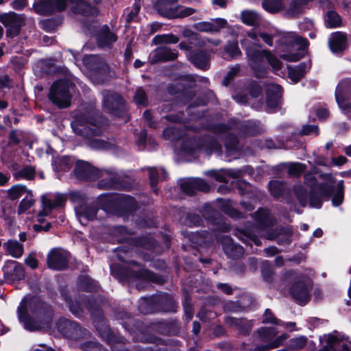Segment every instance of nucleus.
Here are the masks:
<instances>
[{
  "label": "nucleus",
  "mask_w": 351,
  "mask_h": 351,
  "mask_svg": "<svg viewBox=\"0 0 351 351\" xmlns=\"http://www.w3.org/2000/svg\"><path fill=\"white\" fill-rule=\"evenodd\" d=\"M57 328L62 336L75 341L85 339L90 335L88 330L82 328L79 323L66 318L59 319Z\"/></svg>",
  "instance_id": "obj_10"
},
{
  "label": "nucleus",
  "mask_w": 351,
  "mask_h": 351,
  "mask_svg": "<svg viewBox=\"0 0 351 351\" xmlns=\"http://www.w3.org/2000/svg\"><path fill=\"white\" fill-rule=\"evenodd\" d=\"M182 292L183 293L184 299L182 300V306L185 315V319L186 322H190L194 314L193 304L192 303V298L190 293L186 289H182Z\"/></svg>",
  "instance_id": "obj_45"
},
{
  "label": "nucleus",
  "mask_w": 351,
  "mask_h": 351,
  "mask_svg": "<svg viewBox=\"0 0 351 351\" xmlns=\"http://www.w3.org/2000/svg\"><path fill=\"white\" fill-rule=\"evenodd\" d=\"M119 242L125 243L127 246H119L115 249L114 251L118 252V259L121 262L135 267H139L141 264L134 260H126L125 256L120 252H123L126 255L130 252V247H141L154 252L157 250V247H159L158 242L153 237L145 234L138 237L124 236L119 240Z\"/></svg>",
  "instance_id": "obj_2"
},
{
  "label": "nucleus",
  "mask_w": 351,
  "mask_h": 351,
  "mask_svg": "<svg viewBox=\"0 0 351 351\" xmlns=\"http://www.w3.org/2000/svg\"><path fill=\"white\" fill-rule=\"evenodd\" d=\"M189 60L197 69L206 71L210 67V54L206 49L190 51Z\"/></svg>",
  "instance_id": "obj_27"
},
{
  "label": "nucleus",
  "mask_w": 351,
  "mask_h": 351,
  "mask_svg": "<svg viewBox=\"0 0 351 351\" xmlns=\"http://www.w3.org/2000/svg\"><path fill=\"white\" fill-rule=\"evenodd\" d=\"M66 202V197L64 194L57 193L54 200L51 201L46 195L41 196L42 210L39 211L40 217H47L55 208H63Z\"/></svg>",
  "instance_id": "obj_21"
},
{
  "label": "nucleus",
  "mask_w": 351,
  "mask_h": 351,
  "mask_svg": "<svg viewBox=\"0 0 351 351\" xmlns=\"http://www.w3.org/2000/svg\"><path fill=\"white\" fill-rule=\"evenodd\" d=\"M117 36L111 32L108 25H104L96 34V40L99 47H110L117 40Z\"/></svg>",
  "instance_id": "obj_31"
},
{
  "label": "nucleus",
  "mask_w": 351,
  "mask_h": 351,
  "mask_svg": "<svg viewBox=\"0 0 351 351\" xmlns=\"http://www.w3.org/2000/svg\"><path fill=\"white\" fill-rule=\"evenodd\" d=\"M202 223L203 219L199 214L187 213L184 217V223L189 227L198 226Z\"/></svg>",
  "instance_id": "obj_61"
},
{
  "label": "nucleus",
  "mask_w": 351,
  "mask_h": 351,
  "mask_svg": "<svg viewBox=\"0 0 351 351\" xmlns=\"http://www.w3.org/2000/svg\"><path fill=\"white\" fill-rule=\"evenodd\" d=\"M47 263L51 269L63 271L69 267V258L60 250L53 249L47 254Z\"/></svg>",
  "instance_id": "obj_22"
},
{
  "label": "nucleus",
  "mask_w": 351,
  "mask_h": 351,
  "mask_svg": "<svg viewBox=\"0 0 351 351\" xmlns=\"http://www.w3.org/2000/svg\"><path fill=\"white\" fill-rule=\"evenodd\" d=\"M74 158L70 156H62L54 162V169L59 172H68L74 165Z\"/></svg>",
  "instance_id": "obj_47"
},
{
  "label": "nucleus",
  "mask_w": 351,
  "mask_h": 351,
  "mask_svg": "<svg viewBox=\"0 0 351 351\" xmlns=\"http://www.w3.org/2000/svg\"><path fill=\"white\" fill-rule=\"evenodd\" d=\"M306 5L304 0H291L285 14L289 17H295L302 12L304 6Z\"/></svg>",
  "instance_id": "obj_51"
},
{
  "label": "nucleus",
  "mask_w": 351,
  "mask_h": 351,
  "mask_svg": "<svg viewBox=\"0 0 351 351\" xmlns=\"http://www.w3.org/2000/svg\"><path fill=\"white\" fill-rule=\"evenodd\" d=\"M5 278L10 281H21L25 277L23 265L16 261H7L2 268Z\"/></svg>",
  "instance_id": "obj_20"
},
{
  "label": "nucleus",
  "mask_w": 351,
  "mask_h": 351,
  "mask_svg": "<svg viewBox=\"0 0 351 351\" xmlns=\"http://www.w3.org/2000/svg\"><path fill=\"white\" fill-rule=\"evenodd\" d=\"M221 243L223 251L228 258L238 260L243 256L244 248L241 245L235 243L231 237L223 236Z\"/></svg>",
  "instance_id": "obj_25"
},
{
  "label": "nucleus",
  "mask_w": 351,
  "mask_h": 351,
  "mask_svg": "<svg viewBox=\"0 0 351 351\" xmlns=\"http://www.w3.org/2000/svg\"><path fill=\"white\" fill-rule=\"evenodd\" d=\"M0 23L6 28V37L14 38L20 34L25 19L22 15L10 11L0 14Z\"/></svg>",
  "instance_id": "obj_14"
},
{
  "label": "nucleus",
  "mask_w": 351,
  "mask_h": 351,
  "mask_svg": "<svg viewBox=\"0 0 351 351\" xmlns=\"http://www.w3.org/2000/svg\"><path fill=\"white\" fill-rule=\"evenodd\" d=\"M242 47L245 52L250 69L254 72V77L257 79L264 78L268 73L269 67L265 61L269 50L261 49V45L247 41V43H242Z\"/></svg>",
  "instance_id": "obj_4"
},
{
  "label": "nucleus",
  "mask_w": 351,
  "mask_h": 351,
  "mask_svg": "<svg viewBox=\"0 0 351 351\" xmlns=\"http://www.w3.org/2000/svg\"><path fill=\"white\" fill-rule=\"evenodd\" d=\"M75 14H80L84 16L95 17L99 14V10L95 5L86 2L85 0L80 2L72 8Z\"/></svg>",
  "instance_id": "obj_34"
},
{
  "label": "nucleus",
  "mask_w": 351,
  "mask_h": 351,
  "mask_svg": "<svg viewBox=\"0 0 351 351\" xmlns=\"http://www.w3.org/2000/svg\"><path fill=\"white\" fill-rule=\"evenodd\" d=\"M310 288L304 280L295 281L289 288V293L295 302L304 306L311 300Z\"/></svg>",
  "instance_id": "obj_19"
},
{
  "label": "nucleus",
  "mask_w": 351,
  "mask_h": 351,
  "mask_svg": "<svg viewBox=\"0 0 351 351\" xmlns=\"http://www.w3.org/2000/svg\"><path fill=\"white\" fill-rule=\"evenodd\" d=\"M257 333L261 341L267 343L272 341L278 334V330L275 327H261Z\"/></svg>",
  "instance_id": "obj_50"
},
{
  "label": "nucleus",
  "mask_w": 351,
  "mask_h": 351,
  "mask_svg": "<svg viewBox=\"0 0 351 351\" xmlns=\"http://www.w3.org/2000/svg\"><path fill=\"white\" fill-rule=\"evenodd\" d=\"M268 188L271 195L275 198L281 197L287 191L286 183L282 180H270L268 183Z\"/></svg>",
  "instance_id": "obj_43"
},
{
  "label": "nucleus",
  "mask_w": 351,
  "mask_h": 351,
  "mask_svg": "<svg viewBox=\"0 0 351 351\" xmlns=\"http://www.w3.org/2000/svg\"><path fill=\"white\" fill-rule=\"evenodd\" d=\"M330 51L334 53L343 52L348 46L347 34L343 32H336L332 34V38L328 42Z\"/></svg>",
  "instance_id": "obj_30"
},
{
  "label": "nucleus",
  "mask_w": 351,
  "mask_h": 351,
  "mask_svg": "<svg viewBox=\"0 0 351 351\" xmlns=\"http://www.w3.org/2000/svg\"><path fill=\"white\" fill-rule=\"evenodd\" d=\"M124 104L125 101L123 97L117 93L106 95L103 99L104 109L112 116L118 118L124 116Z\"/></svg>",
  "instance_id": "obj_17"
},
{
  "label": "nucleus",
  "mask_w": 351,
  "mask_h": 351,
  "mask_svg": "<svg viewBox=\"0 0 351 351\" xmlns=\"http://www.w3.org/2000/svg\"><path fill=\"white\" fill-rule=\"evenodd\" d=\"M178 56V52L176 49L169 47H162L155 49L150 56L149 62L152 64L158 62H166L175 60Z\"/></svg>",
  "instance_id": "obj_28"
},
{
  "label": "nucleus",
  "mask_w": 351,
  "mask_h": 351,
  "mask_svg": "<svg viewBox=\"0 0 351 351\" xmlns=\"http://www.w3.org/2000/svg\"><path fill=\"white\" fill-rule=\"evenodd\" d=\"M92 319L99 337L108 346L122 342L123 337L112 332L104 317V312Z\"/></svg>",
  "instance_id": "obj_12"
},
{
  "label": "nucleus",
  "mask_w": 351,
  "mask_h": 351,
  "mask_svg": "<svg viewBox=\"0 0 351 351\" xmlns=\"http://www.w3.org/2000/svg\"><path fill=\"white\" fill-rule=\"evenodd\" d=\"M263 8L268 12L276 14L285 9L284 0H263Z\"/></svg>",
  "instance_id": "obj_49"
},
{
  "label": "nucleus",
  "mask_w": 351,
  "mask_h": 351,
  "mask_svg": "<svg viewBox=\"0 0 351 351\" xmlns=\"http://www.w3.org/2000/svg\"><path fill=\"white\" fill-rule=\"evenodd\" d=\"M259 125L254 122H249L240 128V132L245 136H255L260 134Z\"/></svg>",
  "instance_id": "obj_56"
},
{
  "label": "nucleus",
  "mask_w": 351,
  "mask_h": 351,
  "mask_svg": "<svg viewBox=\"0 0 351 351\" xmlns=\"http://www.w3.org/2000/svg\"><path fill=\"white\" fill-rule=\"evenodd\" d=\"M72 173L77 180L81 181L96 180L100 177V171L97 168L82 160L75 161Z\"/></svg>",
  "instance_id": "obj_15"
},
{
  "label": "nucleus",
  "mask_w": 351,
  "mask_h": 351,
  "mask_svg": "<svg viewBox=\"0 0 351 351\" xmlns=\"http://www.w3.org/2000/svg\"><path fill=\"white\" fill-rule=\"evenodd\" d=\"M75 303L79 306V311L82 313H72L77 318H81L84 315V309L85 308L90 313L92 318L97 315L103 313L102 308L97 304V302L95 297L93 295H87L84 294H80L75 300Z\"/></svg>",
  "instance_id": "obj_18"
},
{
  "label": "nucleus",
  "mask_w": 351,
  "mask_h": 351,
  "mask_svg": "<svg viewBox=\"0 0 351 351\" xmlns=\"http://www.w3.org/2000/svg\"><path fill=\"white\" fill-rule=\"evenodd\" d=\"M3 247L6 253L16 258L21 257L24 252L23 245L16 240H8L3 243Z\"/></svg>",
  "instance_id": "obj_41"
},
{
  "label": "nucleus",
  "mask_w": 351,
  "mask_h": 351,
  "mask_svg": "<svg viewBox=\"0 0 351 351\" xmlns=\"http://www.w3.org/2000/svg\"><path fill=\"white\" fill-rule=\"evenodd\" d=\"M79 127L72 128L76 134L85 138L101 136L104 134L103 128L108 125V119L102 113L84 114L77 121Z\"/></svg>",
  "instance_id": "obj_3"
},
{
  "label": "nucleus",
  "mask_w": 351,
  "mask_h": 351,
  "mask_svg": "<svg viewBox=\"0 0 351 351\" xmlns=\"http://www.w3.org/2000/svg\"><path fill=\"white\" fill-rule=\"evenodd\" d=\"M239 140L238 136L232 132L228 133L223 138V145L226 150L229 154H233L238 151Z\"/></svg>",
  "instance_id": "obj_48"
},
{
  "label": "nucleus",
  "mask_w": 351,
  "mask_h": 351,
  "mask_svg": "<svg viewBox=\"0 0 351 351\" xmlns=\"http://www.w3.org/2000/svg\"><path fill=\"white\" fill-rule=\"evenodd\" d=\"M29 308L31 313L43 325L48 326L51 324L54 316V311L50 304L39 297H34L29 302Z\"/></svg>",
  "instance_id": "obj_8"
},
{
  "label": "nucleus",
  "mask_w": 351,
  "mask_h": 351,
  "mask_svg": "<svg viewBox=\"0 0 351 351\" xmlns=\"http://www.w3.org/2000/svg\"><path fill=\"white\" fill-rule=\"evenodd\" d=\"M77 285L80 290L87 293H96L99 289L97 282L88 275L80 276Z\"/></svg>",
  "instance_id": "obj_35"
},
{
  "label": "nucleus",
  "mask_w": 351,
  "mask_h": 351,
  "mask_svg": "<svg viewBox=\"0 0 351 351\" xmlns=\"http://www.w3.org/2000/svg\"><path fill=\"white\" fill-rule=\"evenodd\" d=\"M324 25L326 28L335 29L342 26V18L335 10H328L324 15Z\"/></svg>",
  "instance_id": "obj_40"
},
{
  "label": "nucleus",
  "mask_w": 351,
  "mask_h": 351,
  "mask_svg": "<svg viewBox=\"0 0 351 351\" xmlns=\"http://www.w3.org/2000/svg\"><path fill=\"white\" fill-rule=\"evenodd\" d=\"M82 351H108L101 343L95 341H86L81 346Z\"/></svg>",
  "instance_id": "obj_64"
},
{
  "label": "nucleus",
  "mask_w": 351,
  "mask_h": 351,
  "mask_svg": "<svg viewBox=\"0 0 351 351\" xmlns=\"http://www.w3.org/2000/svg\"><path fill=\"white\" fill-rule=\"evenodd\" d=\"M224 51L233 59H237L242 55L237 40L228 41L224 47Z\"/></svg>",
  "instance_id": "obj_57"
},
{
  "label": "nucleus",
  "mask_w": 351,
  "mask_h": 351,
  "mask_svg": "<svg viewBox=\"0 0 351 351\" xmlns=\"http://www.w3.org/2000/svg\"><path fill=\"white\" fill-rule=\"evenodd\" d=\"M178 308V301L168 293L141 298L138 306L139 312L144 315L156 313H176Z\"/></svg>",
  "instance_id": "obj_1"
},
{
  "label": "nucleus",
  "mask_w": 351,
  "mask_h": 351,
  "mask_svg": "<svg viewBox=\"0 0 351 351\" xmlns=\"http://www.w3.org/2000/svg\"><path fill=\"white\" fill-rule=\"evenodd\" d=\"M205 219L210 223L216 226V230L221 232H228L231 230L230 223L227 222V219L217 210L210 208L206 212Z\"/></svg>",
  "instance_id": "obj_23"
},
{
  "label": "nucleus",
  "mask_w": 351,
  "mask_h": 351,
  "mask_svg": "<svg viewBox=\"0 0 351 351\" xmlns=\"http://www.w3.org/2000/svg\"><path fill=\"white\" fill-rule=\"evenodd\" d=\"M17 312L19 322L23 324L24 328L30 332L38 331L43 326H45L38 319L29 315L25 304L20 305L18 307Z\"/></svg>",
  "instance_id": "obj_24"
},
{
  "label": "nucleus",
  "mask_w": 351,
  "mask_h": 351,
  "mask_svg": "<svg viewBox=\"0 0 351 351\" xmlns=\"http://www.w3.org/2000/svg\"><path fill=\"white\" fill-rule=\"evenodd\" d=\"M179 0H157L154 3V8L157 13L167 19H174L175 13L177 8H181L182 6L178 5L173 7Z\"/></svg>",
  "instance_id": "obj_26"
},
{
  "label": "nucleus",
  "mask_w": 351,
  "mask_h": 351,
  "mask_svg": "<svg viewBox=\"0 0 351 351\" xmlns=\"http://www.w3.org/2000/svg\"><path fill=\"white\" fill-rule=\"evenodd\" d=\"M58 289L61 298L64 300V302L68 305L69 311L71 312V313H78L80 314L82 311L80 310L79 311L78 304L75 303V300H73L70 295V291L68 289V287L66 285H60Z\"/></svg>",
  "instance_id": "obj_39"
},
{
  "label": "nucleus",
  "mask_w": 351,
  "mask_h": 351,
  "mask_svg": "<svg viewBox=\"0 0 351 351\" xmlns=\"http://www.w3.org/2000/svg\"><path fill=\"white\" fill-rule=\"evenodd\" d=\"M166 91L169 95L174 96L173 101L179 106L188 104L196 95L191 86L181 82L169 84Z\"/></svg>",
  "instance_id": "obj_11"
},
{
  "label": "nucleus",
  "mask_w": 351,
  "mask_h": 351,
  "mask_svg": "<svg viewBox=\"0 0 351 351\" xmlns=\"http://www.w3.org/2000/svg\"><path fill=\"white\" fill-rule=\"evenodd\" d=\"M88 66L93 75L97 76L98 78L106 77L110 73L109 65L106 62L96 60L95 58H90Z\"/></svg>",
  "instance_id": "obj_32"
},
{
  "label": "nucleus",
  "mask_w": 351,
  "mask_h": 351,
  "mask_svg": "<svg viewBox=\"0 0 351 351\" xmlns=\"http://www.w3.org/2000/svg\"><path fill=\"white\" fill-rule=\"evenodd\" d=\"M205 150L208 155H210L213 152H217L219 155L222 154V146L219 142L214 138H209L205 141Z\"/></svg>",
  "instance_id": "obj_59"
},
{
  "label": "nucleus",
  "mask_w": 351,
  "mask_h": 351,
  "mask_svg": "<svg viewBox=\"0 0 351 351\" xmlns=\"http://www.w3.org/2000/svg\"><path fill=\"white\" fill-rule=\"evenodd\" d=\"M147 329L159 335L167 337L179 336L182 324L176 317L160 319L150 322Z\"/></svg>",
  "instance_id": "obj_9"
},
{
  "label": "nucleus",
  "mask_w": 351,
  "mask_h": 351,
  "mask_svg": "<svg viewBox=\"0 0 351 351\" xmlns=\"http://www.w3.org/2000/svg\"><path fill=\"white\" fill-rule=\"evenodd\" d=\"M241 19L245 25L254 26L258 21V15L254 11L246 10L241 12Z\"/></svg>",
  "instance_id": "obj_58"
},
{
  "label": "nucleus",
  "mask_w": 351,
  "mask_h": 351,
  "mask_svg": "<svg viewBox=\"0 0 351 351\" xmlns=\"http://www.w3.org/2000/svg\"><path fill=\"white\" fill-rule=\"evenodd\" d=\"M254 219L258 226L261 228H270L274 225V220L271 217L269 210L266 208H259L254 213Z\"/></svg>",
  "instance_id": "obj_36"
},
{
  "label": "nucleus",
  "mask_w": 351,
  "mask_h": 351,
  "mask_svg": "<svg viewBox=\"0 0 351 351\" xmlns=\"http://www.w3.org/2000/svg\"><path fill=\"white\" fill-rule=\"evenodd\" d=\"M306 169V165L295 162L290 164L288 168V174L293 177H300Z\"/></svg>",
  "instance_id": "obj_62"
},
{
  "label": "nucleus",
  "mask_w": 351,
  "mask_h": 351,
  "mask_svg": "<svg viewBox=\"0 0 351 351\" xmlns=\"http://www.w3.org/2000/svg\"><path fill=\"white\" fill-rule=\"evenodd\" d=\"M8 197L12 201L18 200L24 193H27L28 195L33 197L32 191L28 190L25 185L17 184L13 185L7 191Z\"/></svg>",
  "instance_id": "obj_46"
},
{
  "label": "nucleus",
  "mask_w": 351,
  "mask_h": 351,
  "mask_svg": "<svg viewBox=\"0 0 351 351\" xmlns=\"http://www.w3.org/2000/svg\"><path fill=\"white\" fill-rule=\"evenodd\" d=\"M307 63L302 62L299 64L291 66H287L288 77L295 84L298 83L306 73Z\"/></svg>",
  "instance_id": "obj_37"
},
{
  "label": "nucleus",
  "mask_w": 351,
  "mask_h": 351,
  "mask_svg": "<svg viewBox=\"0 0 351 351\" xmlns=\"http://www.w3.org/2000/svg\"><path fill=\"white\" fill-rule=\"evenodd\" d=\"M335 191V186L322 182L317 185V189L311 186L309 191L308 204L309 206L316 209H320L323 205L322 197L328 199Z\"/></svg>",
  "instance_id": "obj_13"
},
{
  "label": "nucleus",
  "mask_w": 351,
  "mask_h": 351,
  "mask_svg": "<svg viewBox=\"0 0 351 351\" xmlns=\"http://www.w3.org/2000/svg\"><path fill=\"white\" fill-rule=\"evenodd\" d=\"M224 322L228 326L236 327L239 333L244 336L248 335L252 330V326L241 318L226 316L224 318Z\"/></svg>",
  "instance_id": "obj_33"
},
{
  "label": "nucleus",
  "mask_w": 351,
  "mask_h": 351,
  "mask_svg": "<svg viewBox=\"0 0 351 351\" xmlns=\"http://www.w3.org/2000/svg\"><path fill=\"white\" fill-rule=\"evenodd\" d=\"M293 191L300 205L303 208L306 207L309 195L307 189L302 185H295L293 187Z\"/></svg>",
  "instance_id": "obj_53"
},
{
  "label": "nucleus",
  "mask_w": 351,
  "mask_h": 351,
  "mask_svg": "<svg viewBox=\"0 0 351 351\" xmlns=\"http://www.w3.org/2000/svg\"><path fill=\"white\" fill-rule=\"evenodd\" d=\"M344 184L343 180L338 182L337 189H335L334 193L332 195V205L335 207L341 206L344 200Z\"/></svg>",
  "instance_id": "obj_52"
},
{
  "label": "nucleus",
  "mask_w": 351,
  "mask_h": 351,
  "mask_svg": "<svg viewBox=\"0 0 351 351\" xmlns=\"http://www.w3.org/2000/svg\"><path fill=\"white\" fill-rule=\"evenodd\" d=\"M266 111L268 113H275L282 104V88L280 85L272 84L266 89Z\"/></svg>",
  "instance_id": "obj_16"
},
{
  "label": "nucleus",
  "mask_w": 351,
  "mask_h": 351,
  "mask_svg": "<svg viewBox=\"0 0 351 351\" xmlns=\"http://www.w3.org/2000/svg\"><path fill=\"white\" fill-rule=\"evenodd\" d=\"M73 86V83L68 79L56 80L49 88V99L60 109L69 108L72 99L70 90Z\"/></svg>",
  "instance_id": "obj_6"
},
{
  "label": "nucleus",
  "mask_w": 351,
  "mask_h": 351,
  "mask_svg": "<svg viewBox=\"0 0 351 351\" xmlns=\"http://www.w3.org/2000/svg\"><path fill=\"white\" fill-rule=\"evenodd\" d=\"M133 99L138 106L141 105L147 107L149 105L148 96L143 87L136 88Z\"/></svg>",
  "instance_id": "obj_60"
},
{
  "label": "nucleus",
  "mask_w": 351,
  "mask_h": 351,
  "mask_svg": "<svg viewBox=\"0 0 351 351\" xmlns=\"http://www.w3.org/2000/svg\"><path fill=\"white\" fill-rule=\"evenodd\" d=\"M111 271L119 282L129 283L134 280L143 279L153 282L157 281L158 276L150 269L143 268L135 271L129 267L119 264L111 267Z\"/></svg>",
  "instance_id": "obj_7"
},
{
  "label": "nucleus",
  "mask_w": 351,
  "mask_h": 351,
  "mask_svg": "<svg viewBox=\"0 0 351 351\" xmlns=\"http://www.w3.org/2000/svg\"><path fill=\"white\" fill-rule=\"evenodd\" d=\"M138 340L143 343H154L156 345H162L166 346V341L161 337H159L154 334L142 332L139 337H138Z\"/></svg>",
  "instance_id": "obj_54"
},
{
  "label": "nucleus",
  "mask_w": 351,
  "mask_h": 351,
  "mask_svg": "<svg viewBox=\"0 0 351 351\" xmlns=\"http://www.w3.org/2000/svg\"><path fill=\"white\" fill-rule=\"evenodd\" d=\"M104 209L120 217L133 215L138 208L136 199L129 195H120L106 197Z\"/></svg>",
  "instance_id": "obj_5"
},
{
  "label": "nucleus",
  "mask_w": 351,
  "mask_h": 351,
  "mask_svg": "<svg viewBox=\"0 0 351 351\" xmlns=\"http://www.w3.org/2000/svg\"><path fill=\"white\" fill-rule=\"evenodd\" d=\"M98 208L95 205L86 204L82 208V215L88 221L96 219Z\"/></svg>",
  "instance_id": "obj_63"
},
{
  "label": "nucleus",
  "mask_w": 351,
  "mask_h": 351,
  "mask_svg": "<svg viewBox=\"0 0 351 351\" xmlns=\"http://www.w3.org/2000/svg\"><path fill=\"white\" fill-rule=\"evenodd\" d=\"M64 18L62 16H56L54 17L44 19L40 21V27L47 32H54L58 27L62 25Z\"/></svg>",
  "instance_id": "obj_42"
},
{
  "label": "nucleus",
  "mask_w": 351,
  "mask_h": 351,
  "mask_svg": "<svg viewBox=\"0 0 351 351\" xmlns=\"http://www.w3.org/2000/svg\"><path fill=\"white\" fill-rule=\"evenodd\" d=\"M53 5V0H39L38 2L34 3L33 8L36 14L43 16H48L56 12Z\"/></svg>",
  "instance_id": "obj_38"
},
{
  "label": "nucleus",
  "mask_w": 351,
  "mask_h": 351,
  "mask_svg": "<svg viewBox=\"0 0 351 351\" xmlns=\"http://www.w3.org/2000/svg\"><path fill=\"white\" fill-rule=\"evenodd\" d=\"M219 202H220V209L228 216L234 219H241L245 217L242 212L231 206L230 200L219 199Z\"/></svg>",
  "instance_id": "obj_44"
},
{
  "label": "nucleus",
  "mask_w": 351,
  "mask_h": 351,
  "mask_svg": "<svg viewBox=\"0 0 351 351\" xmlns=\"http://www.w3.org/2000/svg\"><path fill=\"white\" fill-rule=\"evenodd\" d=\"M188 237L193 244L204 249L209 248L213 243V234L208 230L191 232Z\"/></svg>",
  "instance_id": "obj_29"
},
{
  "label": "nucleus",
  "mask_w": 351,
  "mask_h": 351,
  "mask_svg": "<svg viewBox=\"0 0 351 351\" xmlns=\"http://www.w3.org/2000/svg\"><path fill=\"white\" fill-rule=\"evenodd\" d=\"M36 171L32 166H26L20 171L14 173L13 176L15 180L25 179L27 180H32L35 178Z\"/></svg>",
  "instance_id": "obj_55"
}]
</instances>
